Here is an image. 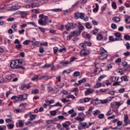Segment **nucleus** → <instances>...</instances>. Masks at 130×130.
<instances>
[{
	"label": "nucleus",
	"mask_w": 130,
	"mask_h": 130,
	"mask_svg": "<svg viewBox=\"0 0 130 130\" xmlns=\"http://www.w3.org/2000/svg\"><path fill=\"white\" fill-rule=\"evenodd\" d=\"M23 62L22 60H14L11 61L10 67L11 69L25 70V68L22 66Z\"/></svg>",
	"instance_id": "f257e3e1"
},
{
	"label": "nucleus",
	"mask_w": 130,
	"mask_h": 130,
	"mask_svg": "<svg viewBox=\"0 0 130 130\" xmlns=\"http://www.w3.org/2000/svg\"><path fill=\"white\" fill-rule=\"evenodd\" d=\"M40 20L38 21L39 25L42 26H46L48 24L47 21H48V17L44 16L43 14L39 15Z\"/></svg>",
	"instance_id": "f03ea898"
},
{
	"label": "nucleus",
	"mask_w": 130,
	"mask_h": 130,
	"mask_svg": "<svg viewBox=\"0 0 130 130\" xmlns=\"http://www.w3.org/2000/svg\"><path fill=\"white\" fill-rule=\"evenodd\" d=\"M11 100H15V101H23L27 100V94H20L18 96H13L11 98Z\"/></svg>",
	"instance_id": "7ed1b4c3"
},
{
	"label": "nucleus",
	"mask_w": 130,
	"mask_h": 130,
	"mask_svg": "<svg viewBox=\"0 0 130 130\" xmlns=\"http://www.w3.org/2000/svg\"><path fill=\"white\" fill-rule=\"evenodd\" d=\"M67 30L69 31L70 29H76L78 28V24L77 23H71L66 26Z\"/></svg>",
	"instance_id": "20e7f679"
},
{
	"label": "nucleus",
	"mask_w": 130,
	"mask_h": 130,
	"mask_svg": "<svg viewBox=\"0 0 130 130\" xmlns=\"http://www.w3.org/2000/svg\"><path fill=\"white\" fill-rule=\"evenodd\" d=\"M92 124H94V123H89V124H87L86 122L80 123V126L81 127H83L84 129H85V128H89Z\"/></svg>",
	"instance_id": "39448f33"
},
{
	"label": "nucleus",
	"mask_w": 130,
	"mask_h": 130,
	"mask_svg": "<svg viewBox=\"0 0 130 130\" xmlns=\"http://www.w3.org/2000/svg\"><path fill=\"white\" fill-rule=\"evenodd\" d=\"M31 88L30 84H25L24 83H22L20 84V90H25L26 89V90H28V89H30Z\"/></svg>",
	"instance_id": "423d86ee"
},
{
	"label": "nucleus",
	"mask_w": 130,
	"mask_h": 130,
	"mask_svg": "<svg viewBox=\"0 0 130 130\" xmlns=\"http://www.w3.org/2000/svg\"><path fill=\"white\" fill-rule=\"evenodd\" d=\"M89 53H90V51L86 49L80 51V55L81 56H87Z\"/></svg>",
	"instance_id": "0eeeda50"
},
{
	"label": "nucleus",
	"mask_w": 130,
	"mask_h": 130,
	"mask_svg": "<svg viewBox=\"0 0 130 130\" xmlns=\"http://www.w3.org/2000/svg\"><path fill=\"white\" fill-rule=\"evenodd\" d=\"M94 93V89L92 88H88L84 92L85 96H88V95H91V94H93Z\"/></svg>",
	"instance_id": "6e6552de"
},
{
	"label": "nucleus",
	"mask_w": 130,
	"mask_h": 130,
	"mask_svg": "<svg viewBox=\"0 0 130 130\" xmlns=\"http://www.w3.org/2000/svg\"><path fill=\"white\" fill-rule=\"evenodd\" d=\"M124 122L125 125H127V124H130V120H128V116L127 115H124Z\"/></svg>",
	"instance_id": "1a4fd4ad"
},
{
	"label": "nucleus",
	"mask_w": 130,
	"mask_h": 130,
	"mask_svg": "<svg viewBox=\"0 0 130 130\" xmlns=\"http://www.w3.org/2000/svg\"><path fill=\"white\" fill-rule=\"evenodd\" d=\"M101 102H102L101 100H98V99H96L91 101V104H93V105H98V104H100Z\"/></svg>",
	"instance_id": "9d476101"
},
{
	"label": "nucleus",
	"mask_w": 130,
	"mask_h": 130,
	"mask_svg": "<svg viewBox=\"0 0 130 130\" xmlns=\"http://www.w3.org/2000/svg\"><path fill=\"white\" fill-rule=\"evenodd\" d=\"M60 64H61L62 67H67L68 64H71V61H62L60 62Z\"/></svg>",
	"instance_id": "9b49d317"
},
{
	"label": "nucleus",
	"mask_w": 130,
	"mask_h": 130,
	"mask_svg": "<svg viewBox=\"0 0 130 130\" xmlns=\"http://www.w3.org/2000/svg\"><path fill=\"white\" fill-rule=\"evenodd\" d=\"M20 15H21V17L22 19L26 18L28 15V13L26 11H20L19 13Z\"/></svg>",
	"instance_id": "f8f14e48"
},
{
	"label": "nucleus",
	"mask_w": 130,
	"mask_h": 130,
	"mask_svg": "<svg viewBox=\"0 0 130 130\" xmlns=\"http://www.w3.org/2000/svg\"><path fill=\"white\" fill-rule=\"evenodd\" d=\"M71 33L73 34L74 36H75L76 37H77L78 36H79L81 32V31H79V30L76 29L73 31V32H72Z\"/></svg>",
	"instance_id": "ddd939ff"
},
{
	"label": "nucleus",
	"mask_w": 130,
	"mask_h": 130,
	"mask_svg": "<svg viewBox=\"0 0 130 130\" xmlns=\"http://www.w3.org/2000/svg\"><path fill=\"white\" fill-rule=\"evenodd\" d=\"M78 27L79 31L82 33V31L85 29V27L83 26V24H81V22H78Z\"/></svg>",
	"instance_id": "4468645a"
},
{
	"label": "nucleus",
	"mask_w": 130,
	"mask_h": 130,
	"mask_svg": "<svg viewBox=\"0 0 130 130\" xmlns=\"http://www.w3.org/2000/svg\"><path fill=\"white\" fill-rule=\"evenodd\" d=\"M31 9H34V8H38V7H40V3H32L31 4Z\"/></svg>",
	"instance_id": "2eb2a0df"
},
{
	"label": "nucleus",
	"mask_w": 130,
	"mask_h": 130,
	"mask_svg": "<svg viewBox=\"0 0 130 130\" xmlns=\"http://www.w3.org/2000/svg\"><path fill=\"white\" fill-rule=\"evenodd\" d=\"M112 20L114 23H118L120 21V18L118 17H114Z\"/></svg>",
	"instance_id": "dca6fc26"
},
{
	"label": "nucleus",
	"mask_w": 130,
	"mask_h": 130,
	"mask_svg": "<svg viewBox=\"0 0 130 130\" xmlns=\"http://www.w3.org/2000/svg\"><path fill=\"white\" fill-rule=\"evenodd\" d=\"M100 72L101 71H99V69L98 68H96V69L93 70V74L95 76H97V75H99V74H100Z\"/></svg>",
	"instance_id": "f3484780"
},
{
	"label": "nucleus",
	"mask_w": 130,
	"mask_h": 130,
	"mask_svg": "<svg viewBox=\"0 0 130 130\" xmlns=\"http://www.w3.org/2000/svg\"><path fill=\"white\" fill-rule=\"evenodd\" d=\"M108 56V55L105 54L100 56L99 59L101 60H104V59H106V58H107Z\"/></svg>",
	"instance_id": "a211bd4d"
},
{
	"label": "nucleus",
	"mask_w": 130,
	"mask_h": 130,
	"mask_svg": "<svg viewBox=\"0 0 130 130\" xmlns=\"http://www.w3.org/2000/svg\"><path fill=\"white\" fill-rule=\"evenodd\" d=\"M121 81V83H122V81H124V82H128V79H127V77L126 76H122L120 78Z\"/></svg>",
	"instance_id": "6ab92c4d"
},
{
	"label": "nucleus",
	"mask_w": 130,
	"mask_h": 130,
	"mask_svg": "<svg viewBox=\"0 0 130 130\" xmlns=\"http://www.w3.org/2000/svg\"><path fill=\"white\" fill-rule=\"evenodd\" d=\"M92 113H93V115H94V116H97V115L101 113V112H100L99 110H96L95 111H93Z\"/></svg>",
	"instance_id": "aec40b11"
},
{
	"label": "nucleus",
	"mask_w": 130,
	"mask_h": 130,
	"mask_svg": "<svg viewBox=\"0 0 130 130\" xmlns=\"http://www.w3.org/2000/svg\"><path fill=\"white\" fill-rule=\"evenodd\" d=\"M110 100H101L102 102H101V103H102V104H104L105 103H108V102H110V101H111V100H112V98H111V97L110 98Z\"/></svg>",
	"instance_id": "412c9836"
},
{
	"label": "nucleus",
	"mask_w": 130,
	"mask_h": 130,
	"mask_svg": "<svg viewBox=\"0 0 130 130\" xmlns=\"http://www.w3.org/2000/svg\"><path fill=\"white\" fill-rule=\"evenodd\" d=\"M122 66H123V67H125L127 69H129L130 68V65L127 64V62L126 61H123L122 62Z\"/></svg>",
	"instance_id": "4be33fe9"
},
{
	"label": "nucleus",
	"mask_w": 130,
	"mask_h": 130,
	"mask_svg": "<svg viewBox=\"0 0 130 130\" xmlns=\"http://www.w3.org/2000/svg\"><path fill=\"white\" fill-rule=\"evenodd\" d=\"M32 44V45H34V46H36V47H38V45H39V43H40V42L39 41H36V42H33V41H31Z\"/></svg>",
	"instance_id": "5701e85b"
},
{
	"label": "nucleus",
	"mask_w": 130,
	"mask_h": 130,
	"mask_svg": "<svg viewBox=\"0 0 130 130\" xmlns=\"http://www.w3.org/2000/svg\"><path fill=\"white\" fill-rule=\"evenodd\" d=\"M85 26L87 29H92V25L89 22H87L85 24Z\"/></svg>",
	"instance_id": "b1692460"
},
{
	"label": "nucleus",
	"mask_w": 130,
	"mask_h": 130,
	"mask_svg": "<svg viewBox=\"0 0 130 130\" xmlns=\"http://www.w3.org/2000/svg\"><path fill=\"white\" fill-rule=\"evenodd\" d=\"M12 77H16V75L12 74L11 75H7L6 78L7 80H12Z\"/></svg>",
	"instance_id": "393cba45"
},
{
	"label": "nucleus",
	"mask_w": 130,
	"mask_h": 130,
	"mask_svg": "<svg viewBox=\"0 0 130 130\" xmlns=\"http://www.w3.org/2000/svg\"><path fill=\"white\" fill-rule=\"evenodd\" d=\"M79 46H80V47L82 48V50L86 49V46L84 42V43H80L79 44Z\"/></svg>",
	"instance_id": "a878e982"
},
{
	"label": "nucleus",
	"mask_w": 130,
	"mask_h": 130,
	"mask_svg": "<svg viewBox=\"0 0 130 130\" xmlns=\"http://www.w3.org/2000/svg\"><path fill=\"white\" fill-rule=\"evenodd\" d=\"M74 35L72 32H71V34L69 35L67 37V40L68 41H70L71 38H73L74 37Z\"/></svg>",
	"instance_id": "bb28decb"
},
{
	"label": "nucleus",
	"mask_w": 130,
	"mask_h": 130,
	"mask_svg": "<svg viewBox=\"0 0 130 130\" xmlns=\"http://www.w3.org/2000/svg\"><path fill=\"white\" fill-rule=\"evenodd\" d=\"M62 125L63 127L66 128L67 130L70 129V127H69V124H68L66 123H63L62 124Z\"/></svg>",
	"instance_id": "cd10ccee"
},
{
	"label": "nucleus",
	"mask_w": 130,
	"mask_h": 130,
	"mask_svg": "<svg viewBox=\"0 0 130 130\" xmlns=\"http://www.w3.org/2000/svg\"><path fill=\"white\" fill-rule=\"evenodd\" d=\"M107 51L104 49V48L103 47H101L100 50V54H103V53H106Z\"/></svg>",
	"instance_id": "c85d7f7f"
},
{
	"label": "nucleus",
	"mask_w": 130,
	"mask_h": 130,
	"mask_svg": "<svg viewBox=\"0 0 130 130\" xmlns=\"http://www.w3.org/2000/svg\"><path fill=\"white\" fill-rule=\"evenodd\" d=\"M74 18L75 19H76V20H78V19H80V13H75L74 14Z\"/></svg>",
	"instance_id": "c756f323"
},
{
	"label": "nucleus",
	"mask_w": 130,
	"mask_h": 130,
	"mask_svg": "<svg viewBox=\"0 0 130 130\" xmlns=\"http://www.w3.org/2000/svg\"><path fill=\"white\" fill-rule=\"evenodd\" d=\"M96 39H98V40H102V39H103V35H102V34L98 35Z\"/></svg>",
	"instance_id": "7c9ffc66"
},
{
	"label": "nucleus",
	"mask_w": 130,
	"mask_h": 130,
	"mask_svg": "<svg viewBox=\"0 0 130 130\" xmlns=\"http://www.w3.org/2000/svg\"><path fill=\"white\" fill-rule=\"evenodd\" d=\"M79 18L81 20H84V18H85V13H79Z\"/></svg>",
	"instance_id": "2f4dec72"
},
{
	"label": "nucleus",
	"mask_w": 130,
	"mask_h": 130,
	"mask_svg": "<svg viewBox=\"0 0 130 130\" xmlns=\"http://www.w3.org/2000/svg\"><path fill=\"white\" fill-rule=\"evenodd\" d=\"M112 8L114 9V10H116V8H117V6H116V3H115V2H113L112 3Z\"/></svg>",
	"instance_id": "473e14b6"
},
{
	"label": "nucleus",
	"mask_w": 130,
	"mask_h": 130,
	"mask_svg": "<svg viewBox=\"0 0 130 130\" xmlns=\"http://www.w3.org/2000/svg\"><path fill=\"white\" fill-rule=\"evenodd\" d=\"M38 93H39V90L37 89H35L31 91V94H34L35 95L38 94Z\"/></svg>",
	"instance_id": "72a5a7b5"
},
{
	"label": "nucleus",
	"mask_w": 130,
	"mask_h": 130,
	"mask_svg": "<svg viewBox=\"0 0 130 130\" xmlns=\"http://www.w3.org/2000/svg\"><path fill=\"white\" fill-rule=\"evenodd\" d=\"M78 83L79 85H81V84H83V83H86V79L83 78L81 80H79Z\"/></svg>",
	"instance_id": "f704fd0d"
},
{
	"label": "nucleus",
	"mask_w": 130,
	"mask_h": 130,
	"mask_svg": "<svg viewBox=\"0 0 130 130\" xmlns=\"http://www.w3.org/2000/svg\"><path fill=\"white\" fill-rule=\"evenodd\" d=\"M71 92H73V93H79V88L78 87H75L71 90Z\"/></svg>",
	"instance_id": "c9c22d12"
},
{
	"label": "nucleus",
	"mask_w": 130,
	"mask_h": 130,
	"mask_svg": "<svg viewBox=\"0 0 130 130\" xmlns=\"http://www.w3.org/2000/svg\"><path fill=\"white\" fill-rule=\"evenodd\" d=\"M125 21L126 24H130V16H127L125 18Z\"/></svg>",
	"instance_id": "e433bc0d"
},
{
	"label": "nucleus",
	"mask_w": 130,
	"mask_h": 130,
	"mask_svg": "<svg viewBox=\"0 0 130 130\" xmlns=\"http://www.w3.org/2000/svg\"><path fill=\"white\" fill-rule=\"evenodd\" d=\"M99 31V29L95 28L94 29L92 30V34L93 35H96V34L98 33Z\"/></svg>",
	"instance_id": "4c0bfd02"
},
{
	"label": "nucleus",
	"mask_w": 130,
	"mask_h": 130,
	"mask_svg": "<svg viewBox=\"0 0 130 130\" xmlns=\"http://www.w3.org/2000/svg\"><path fill=\"white\" fill-rule=\"evenodd\" d=\"M76 120H77V121H83L85 119V118H84V117H77L75 118Z\"/></svg>",
	"instance_id": "58836bf2"
},
{
	"label": "nucleus",
	"mask_w": 130,
	"mask_h": 130,
	"mask_svg": "<svg viewBox=\"0 0 130 130\" xmlns=\"http://www.w3.org/2000/svg\"><path fill=\"white\" fill-rule=\"evenodd\" d=\"M66 98H68V99L71 98V99H73V100L76 99V97H75L74 95L73 94H70L69 95L66 96Z\"/></svg>",
	"instance_id": "ea45409f"
},
{
	"label": "nucleus",
	"mask_w": 130,
	"mask_h": 130,
	"mask_svg": "<svg viewBox=\"0 0 130 130\" xmlns=\"http://www.w3.org/2000/svg\"><path fill=\"white\" fill-rule=\"evenodd\" d=\"M91 101V98H85L84 99V103H87V102H89Z\"/></svg>",
	"instance_id": "a19ab883"
},
{
	"label": "nucleus",
	"mask_w": 130,
	"mask_h": 130,
	"mask_svg": "<svg viewBox=\"0 0 130 130\" xmlns=\"http://www.w3.org/2000/svg\"><path fill=\"white\" fill-rule=\"evenodd\" d=\"M37 1L40 4H44V3H46V2H48L49 0H37Z\"/></svg>",
	"instance_id": "79ce46f5"
},
{
	"label": "nucleus",
	"mask_w": 130,
	"mask_h": 130,
	"mask_svg": "<svg viewBox=\"0 0 130 130\" xmlns=\"http://www.w3.org/2000/svg\"><path fill=\"white\" fill-rule=\"evenodd\" d=\"M35 118H36V115H31L30 116V119H29V120L30 121H31V120H34V119H35Z\"/></svg>",
	"instance_id": "37998d69"
},
{
	"label": "nucleus",
	"mask_w": 130,
	"mask_h": 130,
	"mask_svg": "<svg viewBox=\"0 0 130 130\" xmlns=\"http://www.w3.org/2000/svg\"><path fill=\"white\" fill-rule=\"evenodd\" d=\"M52 12H61L62 9L59 8L53 9L51 10Z\"/></svg>",
	"instance_id": "c03bdc74"
},
{
	"label": "nucleus",
	"mask_w": 130,
	"mask_h": 130,
	"mask_svg": "<svg viewBox=\"0 0 130 130\" xmlns=\"http://www.w3.org/2000/svg\"><path fill=\"white\" fill-rule=\"evenodd\" d=\"M120 83H121V81H116L113 83V86H119V85H120Z\"/></svg>",
	"instance_id": "a18cd8bd"
},
{
	"label": "nucleus",
	"mask_w": 130,
	"mask_h": 130,
	"mask_svg": "<svg viewBox=\"0 0 130 130\" xmlns=\"http://www.w3.org/2000/svg\"><path fill=\"white\" fill-rule=\"evenodd\" d=\"M109 42H113L115 41V39L113 38V36H110L109 37Z\"/></svg>",
	"instance_id": "49530a36"
},
{
	"label": "nucleus",
	"mask_w": 130,
	"mask_h": 130,
	"mask_svg": "<svg viewBox=\"0 0 130 130\" xmlns=\"http://www.w3.org/2000/svg\"><path fill=\"white\" fill-rule=\"evenodd\" d=\"M122 104H121L120 103H118V102H116V105H115V108H116V109H118V108H119V106H120V105H121Z\"/></svg>",
	"instance_id": "de8ad7c7"
},
{
	"label": "nucleus",
	"mask_w": 130,
	"mask_h": 130,
	"mask_svg": "<svg viewBox=\"0 0 130 130\" xmlns=\"http://www.w3.org/2000/svg\"><path fill=\"white\" fill-rule=\"evenodd\" d=\"M51 66L52 65L51 64H46L42 67V69H46V68H50Z\"/></svg>",
	"instance_id": "09e8293b"
},
{
	"label": "nucleus",
	"mask_w": 130,
	"mask_h": 130,
	"mask_svg": "<svg viewBox=\"0 0 130 130\" xmlns=\"http://www.w3.org/2000/svg\"><path fill=\"white\" fill-rule=\"evenodd\" d=\"M28 106V104L26 103H22L19 105V107H26Z\"/></svg>",
	"instance_id": "8fccbe9b"
},
{
	"label": "nucleus",
	"mask_w": 130,
	"mask_h": 130,
	"mask_svg": "<svg viewBox=\"0 0 130 130\" xmlns=\"http://www.w3.org/2000/svg\"><path fill=\"white\" fill-rule=\"evenodd\" d=\"M101 86H102L101 83H97L96 84V85L94 86V88H100V87H101Z\"/></svg>",
	"instance_id": "3c124183"
},
{
	"label": "nucleus",
	"mask_w": 130,
	"mask_h": 130,
	"mask_svg": "<svg viewBox=\"0 0 130 130\" xmlns=\"http://www.w3.org/2000/svg\"><path fill=\"white\" fill-rule=\"evenodd\" d=\"M106 77V76L105 75H101V76H100L98 78L99 82H100V81H101L102 79H104V78H105Z\"/></svg>",
	"instance_id": "603ef678"
},
{
	"label": "nucleus",
	"mask_w": 130,
	"mask_h": 130,
	"mask_svg": "<svg viewBox=\"0 0 130 130\" xmlns=\"http://www.w3.org/2000/svg\"><path fill=\"white\" fill-rule=\"evenodd\" d=\"M30 42H31V41L30 40H25L23 42V44H24V45H28Z\"/></svg>",
	"instance_id": "864d4df0"
},
{
	"label": "nucleus",
	"mask_w": 130,
	"mask_h": 130,
	"mask_svg": "<svg viewBox=\"0 0 130 130\" xmlns=\"http://www.w3.org/2000/svg\"><path fill=\"white\" fill-rule=\"evenodd\" d=\"M7 126H8V127H9V128L10 129H13V128H14V127L15 126L13 124H10L8 125Z\"/></svg>",
	"instance_id": "5fc2aeb1"
},
{
	"label": "nucleus",
	"mask_w": 130,
	"mask_h": 130,
	"mask_svg": "<svg viewBox=\"0 0 130 130\" xmlns=\"http://www.w3.org/2000/svg\"><path fill=\"white\" fill-rule=\"evenodd\" d=\"M32 81H36V80H38V75H35L32 77L31 78Z\"/></svg>",
	"instance_id": "6e6d98bb"
},
{
	"label": "nucleus",
	"mask_w": 130,
	"mask_h": 130,
	"mask_svg": "<svg viewBox=\"0 0 130 130\" xmlns=\"http://www.w3.org/2000/svg\"><path fill=\"white\" fill-rule=\"evenodd\" d=\"M25 9H32V6L31 4H28L24 6Z\"/></svg>",
	"instance_id": "4d7b16f0"
},
{
	"label": "nucleus",
	"mask_w": 130,
	"mask_h": 130,
	"mask_svg": "<svg viewBox=\"0 0 130 130\" xmlns=\"http://www.w3.org/2000/svg\"><path fill=\"white\" fill-rule=\"evenodd\" d=\"M50 114L52 116H55V115H56V111H51Z\"/></svg>",
	"instance_id": "13d9d810"
},
{
	"label": "nucleus",
	"mask_w": 130,
	"mask_h": 130,
	"mask_svg": "<svg viewBox=\"0 0 130 130\" xmlns=\"http://www.w3.org/2000/svg\"><path fill=\"white\" fill-rule=\"evenodd\" d=\"M80 76V72H75L74 73V77H79Z\"/></svg>",
	"instance_id": "bf43d9fd"
},
{
	"label": "nucleus",
	"mask_w": 130,
	"mask_h": 130,
	"mask_svg": "<svg viewBox=\"0 0 130 130\" xmlns=\"http://www.w3.org/2000/svg\"><path fill=\"white\" fill-rule=\"evenodd\" d=\"M115 62H116V63H120V62H121V59L120 58H117L115 60Z\"/></svg>",
	"instance_id": "052dcab7"
},
{
	"label": "nucleus",
	"mask_w": 130,
	"mask_h": 130,
	"mask_svg": "<svg viewBox=\"0 0 130 130\" xmlns=\"http://www.w3.org/2000/svg\"><path fill=\"white\" fill-rule=\"evenodd\" d=\"M84 44H85V45H87V46H91V45H92V43H91V42H84Z\"/></svg>",
	"instance_id": "680f3d73"
},
{
	"label": "nucleus",
	"mask_w": 130,
	"mask_h": 130,
	"mask_svg": "<svg viewBox=\"0 0 130 130\" xmlns=\"http://www.w3.org/2000/svg\"><path fill=\"white\" fill-rule=\"evenodd\" d=\"M99 118L100 119H103L104 118V114H100L98 116Z\"/></svg>",
	"instance_id": "e2e57ef3"
},
{
	"label": "nucleus",
	"mask_w": 130,
	"mask_h": 130,
	"mask_svg": "<svg viewBox=\"0 0 130 130\" xmlns=\"http://www.w3.org/2000/svg\"><path fill=\"white\" fill-rule=\"evenodd\" d=\"M38 28L43 33H45V28L42 27H38Z\"/></svg>",
	"instance_id": "0e129e2a"
},
{
	"label": "nucleus",
	"mask_w": 130,
	"mask_h": 130,
	"mask_svg": "<svg viewBox=\"0 0 130 130\" xmlns=\"http://www.w3.org/2000/svg\"><path fill=\"white\" fill-rule=\"evenodd\" d=\"M39 51L40 53H43L44 52V49L43 47H40L39 48Z\"/></svg>",
	"instance_id": "69168bd1"
},
{
	"label": "nucleus",
	"mask_w": 130,
	"mask_h": 130,
	"mask_svg": "<svg viewBox=\"0 0 130 130\" xmlns=\"http://www.w3.org/2000/svg\"><path fill=\"white\" fill-rule=\"evenodd\" d=\"M124 39H125V40H129L130 36L129 35H125L124 36Z\"/></svg>",
	"instance_id": "338daca9"
},
{
	"label": "nucleus",
	"mask_w": 130,
	"mask_h": 130,
	"mask_svg": "<svg viewBox=\"0 0 130 130\" xmlns=\"http://www.w3.org/2000/svg\"><path fill=\"white\" fill-rule=\"evenodd\" d=\"M124 91H125V88H120V89H119L118 92H119V93H123V92H124Z\"/></svg>",
	"instance_id": "774afa93"
}]
</instances>
